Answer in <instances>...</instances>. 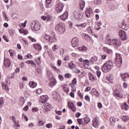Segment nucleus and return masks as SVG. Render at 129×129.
<instances>
[{
	"label": "nucleus",
	"mask_w": 129,
	"mask_h": 129,
	"mask_svg": "<svg viewBox=\"0 0 129 129\" xmlns=\"http://www.w3.org/2000/svg\"><path fill=\"white\" fill-rule=\"evenodd\" d=\"M28 39H29L30 41H32V42H36V39L33 38L31 36H28Z\"/></svg>",
	"instance_id": "6e6d98bb"
},
{
	"label": "nucleus",
	"mask_w": 129,
	"mask_h": 129,
	"mask_svg": "<svg viewBox=\"0 0 129 129\" xmlns=\"http://www.w3.org/2000/svg\"><path fill=\"white\" fill-rule=\"evenodd\" d=\"M55 30L59 35H61V34H64L66 29H65V27L64 26V23L59 22L56 25Z\"/></svg>",
	"instance_id": "f257e3e1"
},
{
	"label": "nucleus",
	"mask_w": 129,
	"mask_h": 129,
	"mask_svg": "<svg viewBox=\"0 0 129 129\" xmlns=\"http://www.w3.org/2000/svg\"><path fill=\"white\" fill-rule=\"evenodd\" d=\"M29 86H30L31 88H35V87L37 86V83L34 82H29Z\"/></svg>",
	"instance_id": "393cba45"
},
{
	"label": "nucleus",
	"mask_w": 129,
	"mask_h": 129,
	"mask_svg": "<svg viewBox=\"0 0 129 129\" xmlns=\"http://www.w3.org/2000/svg\"><path fill=\"white\" fill-rule=\"evenodd\" d=\"M89 79L90 81H94V80H96V78L92 75L91 73H89Z\"/></svg>",
	"instance_id": "6ab92c4d"
},
{
	"label": "nucleus",
	"mask_w": 129,
	"mask_h": 129,
	"mask_svg": "<svg viewBox=\"0 0 129 129\" xmlns=\"http://www.w3.org/2000/svg\"><path fill=\"white\" fill-rule=\"evenodd\" d=\"M106 54L102 55L101 59H102V60H105V59H106Z\"/></svg>",
	"instance_id": "680f3d73"
},
{
	"label": "nucleus",
	"mask_w": 129,
	"mask_h": 129,
	"mask_svg": "<svg viewBox=\"0 0 129 129\" xmlns=\"http://www.w3.org/2000/svg\"><path fill=\"white\" fill-rule=\"evenodd\" d=\"M63 9H64V5L62 3H58L56 4L55 7V11L59 14L63 11Z\"/></svg>",
	"instance_id": "423d86ee"
},
{
	"label": "nucleus",
	"mask_w": 129,
	"mask_h": 129,
	"mask_svg": "<svg viewBox=\"0 0 129 129\" xmlns=\"http://www.w3.org/2000/svg\"><path fill=\"white\" fill-rule=\"evenodd\" d=\"M96 74L98 77H100V75H101V73L100 72V71H97Z\"/></svg>",
	"instance_id": "338daca9"
},
{
	"label": "nucleus",
	"mask_w": 129,
	"mask_h": 129,
	"mask_svg": "<svg viewBox=\"0 0 129 129\" xmlns=\"http://www.w3.org/2000/svg\"><path fill=\"white\" fill-rule=\"evenodd\" d=\"M59 18L61 21H65L68 19V12H66L64 13H63L62 15L59 16Z\"/></svg>",
	"instance_id": "9b49d317"
},
{
	"label": "nucleus",
	"mask_w": 129,
	"mask_h": 129,
	"mask_svg": "<svg viewBox=\"0 0 129 129\" xmlns=\"http://www.w3.org/2000/svg\"><path fill=\"white\" fill-rule=\"evenodd\" d=\"M64 77H66V78H70L71 75L69 73H67L64 75Z\"/></svg>",
	"instance_id": "3c124183"
},
{
	"label": "nucleus",
	"mask_w": 129,
	"mask_h": 129,
	"mask_svg": "<svg viewBox=\"0 0 129 129\" xmlns=\"http://www.w3.org/2000/svg\"><path fill=\"white\" fill-rule=\"evenodd\" d=\"M86 26H87V24H86V23H82L81 24H77L76 25V27H81V28L82 27H84L85 28V27H86Z\"/></svg>",
	"instance_id": "2f4dec72"
},
{
	"label": "nucleus",
	"mask_w": 129,
	"mask_h": 129,
	"mask_svg": "<svg viewBox=\"0 0 129 129\" xmlns=\"http://www.w3.org/2000/svg\"><path fill=\"white\" fill-rule=\"evenodd\" d=\"M12 18L13 19V20H17V19H18V15L16 13H14L12 15Z\"/></svg>",
	"instance_id": "f704fd0d"
},
{
	"label": "nucleus",
	"mask_w": 129,
	"mask_h": 129,
	"mask_svg": "<svg viewBox=\"0 0 129 129\" xmlns=\"http://www.w3.org/2000/svg\"><path fill=\"white\" fill-rule=\"evenodd\" d=\"M47 76H48L49 79H50V78H51V77H52V74L51 73V72L47 71ZM50 76H51V77H50Z\"/></svg>",
	"instance_id": "8fccbe9b"
},
{
	"label": "nucleus",
	"mask_w": 129,
	"mask_h": 129,
	"mask_svg": "<svg viewBox=\"0 0 129 129\" xmlns=\"http://www.w3.org/2000/svg\"><path fill=\"white\" fill-rule=\"evenodd\" d=\"M36 93L37 94H40V93H42V89H38L36 91Z\"/></svg>",
	"instance_id": "603ef678"
},
{
	"label": "nucleus",
	"mask_w": 129,
	"mask_h": 129,
	"mask_svg": "<svg viewBox=\"0 0 129 129\" xmlns=\"http://www.w3.org/2000/svg\"><path fill=\"white\" fill-rule=\"evenodd\" d=\"M58 78L60 79V80H61V81H62V80H63V79H64L63 76H62L61 75H58Z\"/></svg>",
	"instance_id": "774afa93"
},
{
	"label": "nucleus",
	"mask_w": 129,
	"mask_h": 129,
	"mask_svg": "<svg viewBox=\"0 0 129 129\" xmlns=\"http://www.w3.org/2000/svg\"><path fill=\"white\" fill-rule=\"evenodd\" d=\"M31 29L33 31H38L40 30V28L41 27V24L39 22L36 21H33L30 23Z\"/></svg>",
	"instance_id": "7ed1b4c3"
},
{
	"label": "nucleus",
	"mask_w": 129,
	"mask_h": 129,
	"mask_svg": "<svg viewBox=\"0 0 129 129\" xmlns=\"http://www.w3.org/2000/svg\"><path fill=\"white\" fill-rule=\"evenodd\" d=\"M51 109H52V105H51V104L49 103H47L46 104H45V105H44V109L46 111H49V110H51Z\"/></svg>",
	"instance_id": "f3484780"
},
{
	"label": "nucleus",
	"mask_w": 129,
	"mask_h": 129,
	"mask_svg": "<svg viewBox=\"0 0 129 129\" xmlns=\"http://www.w3.org/2000/svg\"><path fill=\"white\" fill-rule=\"evenodd\" d=\"M45 126L46 127H47V128H51V127H52L53 125H52V123H49L46 124Z\"/></svg>",
	"instance_id": "a19ab883"
},
{
	"label": "nucleus",
	"mask_w": 129,
	"mask_h": 129,
	"mask_svg": "<svg viewBox=\"0 0 129 129\" xmlns=\"http://www.w3.org/2000/svg\"><path fill=\"white\" fill-rule=\"evenodd\" d=\"M85 99H86L87 101H90V97H89V96H86L85 97Z\"/></svg>",
	"instance_id": "13d9d810"
},
{
	"label": "nucleus",
	"mask_w": 129,
	"mask_h": 129,
	"mask_svg": "<svg viewBox=\"0 0 129 129\" xmlns=\"http://www.w3.org/2000/svg\"><path fill=\"white\" fill-rule=\"evenodd\" d=\"M110 121L112 125H114L115 124V121H116L115 118H114V117H111L110 118Z\"/></svg>",
	"instance_id": "5701e85b"
},
{
	"label": "nucleus",
	"mask_w": 129,
	"mask_h": 129,
	"mask_svg": "<svg viewBox=\"0 0 129 129\" xmlns=\"http://www.w3.org/2000/svg\"><path fill=\"white\" fill-rule=\"evenodd\" d=\"M113 94L114 96H116L117 97H119L120 98H122V97H123V95H122V93H121L119 90L116 89L114 91Z\"/></svg>",
	"instance_id": "1a4fd4ad"
},
{
	"label": "nucleus",
	"mask_w": 129,
	"mask_h": 129,
	"mask_svg": "<svg viewBox=\"0 0 129 129\" xmlns=\"http://www.w3.org/2000/svg\"><path fill=\"white\" fill-rule=\"evenodd\" d=\"M93 125L94 126V127H96V128H97L98 126H99V122L98 121V119H97V118L95 117L93 120Z\"/></svg>",
	"instance_id": "f8f14e48"
},
{
	"label": "nucleus",
	"mask_w": 129,
	"mask_h": 129,
	"mask_svg": "<svg viewBox=\"0 0 129 129\" xmlns=\"http://www.w3.org/2000/svg\"><path fill=\"white\" fill-rule=\"evenodd\" d=\"M105 64L108 65V66L111 67V68H112V67H113V62H112V61H111L110 60L107 61L106 63H105Z\"/></svg>",
	"instance_id": "b1692460"
},
{
	"label": "nucleus",
	"mask_w": 129,
	"mask_h": 129,
	"mask_svg": "<svg viewBox=\"0 0 129 129\" xmlns=\"http://www.w3.org/2000/svg\"><path fill=\"white\" fill-rule=\"evenodd\" d=\"M5 103V102H4V97H2L1 98V101H0V108H2L3 107V105Z\"/></svg>",
	"instance_id": "473e14b6"
},
{
	"label": "nucleus",
	"mask_w": 129,
	"mask_h": 129,
	"mask_svg": "<svg viewBox=\"0 0 129 129\" xmlns=\"http://www.w3.org/2000/svg\"><path fill=\"white\" fill-rule=\"evenodd\" d=\"M25 103V99L23 97L20 98V104L23 105Z\"/></svg>",
	"instance_id": "ea45409f"
},
{
	"label": "nucleus",
	"mask_w": 129,
	"mask_h": 129,
	"mask_svg": "<svg viewBox=\"0 0 129 129\" xmlns=\"http://www.w3.org/2000/svg\"><path fill=\"white\" fill-rule=\"evenodd\" d=\"M118 33L119 37H120L121 40H122V41H125V40H127V35H126V33H125L124 31L119 30Z\"/></svg>",
	"instance_id": "39448f33"
},
{
	"label": "nucleus",
	"mask_w": 129,
	"mask_h": 129,
	"mask_svg": "<svg viewBox=\"0 0 129 129\" xmlns=\"http://www.w3.org/2000/svg\"><path fill=\"white\" fill-rule=\"evenodd\" d=\"M95 4H96V5H100V4H101V0H96L95 2Z\"/></svg>",
	"instance_id": "5fc2aeb1"
},
{
	"label": "nucleus",
	"mask_w": 129,
	"mask_h": 129,
	"mask_svg": "<svg viewBox=\"0 0 129 129\" xmlns=\"http://www.w3.org/2000/svg\"><path fill=\"white\" fill-rule=\"evenodd\" d=\"M115 64L118 68H120L121 65H122V58H121V55H120V54L119 53H116Z\"/></svg>",
	"instance_id": "f03ea898"
},
{
	"label": "nucleus",
	"mask_w": 129,
	"mask_h": 129,
	"mask_svg": "<svg viewBox=\"0 0 129 129\" xmlns=\"http://www.w3.org/2000/svg\"><path fill=\"white\" fill-rule=\"evenodd\" d=\"M125 27H126V25L125 24H124V23H122L121 24V28H122V29H124Z\"/></svg>",
	"instance_id": "4d7b16f0"
},
{
	"label": "nucleus",
	"mask_w": 129,
	"mask_h": 129,
	"mask_svg": "<svg viewBox=\"0 0 129 129\" xmlns=\"http://www.w3.org/2000/svg\"><path fill=\"white\" fill-rule=\"evenodd\" d=\"M9 33L10 34L11 36H14V33H15V30L13 29H9Z\"/></svg>",
	"instance_id": "e433bc0d"
},
{
	"label": "nucleus",
	"mask_w": 129,
	"mask_h": 129,
	"mask_svg": "<svg viewBox=\"0 0 129 129\" xmlns=\"http://www.w3.org/2000/svg\"><path fill=\"white\" fill-rule=\"evenodd\" d=\"M75 70H74V72H75V73H77V74H79V73H80V70H79V69H74Z\"/></svg>",
	"instance_id": "c03bdc74"
},
{
	"label": "nucleus",
	"mask_w": 129,
	"mask_h": 129,
	"mask_svg": "<svg viewBox=\"0 0 129 129\" xmlns=\"http://www.w3.org/2000/svg\"><path fill=\"white\" fill-rule=\"evenodd\" d=\"M80 7L81 8V10H83L85 7V1H82L80 2Z\"/></svg>",
	"instance_id": "a878e982"
},
{
	"label": "nucleus",
	"mask_w": 129,
	"mask_h": 129,
	"mask_svg": "<svg viewBox=\"0 0 129 129\" xmlns=\"http://www.w3.org/2000/svg\"><path fill=\"white\" fill-rule=\"evenodd\" d=\"M108 44H109V45H113L115 49H116V48H118L119 46L121 45V42L119 41H116L115 39H109L108 40Z\"/></svg>",
	"instance_id": "20e7f679"
},
{
	"label": "nucleus",
	"mask_w": 129,
	"mask_h": 129,
	"mask_svg": "<svg viewBox=\"0 0 129 129\" xmlns=\"http://www.w3.org/2000/svg\"><path fill=\"white\" fill-rule=\"evenodd\" d=\"M47 96L44 95L40 96V99L39 100V102L41 103H46L48 99H47Z\"/></svg>",
	"instance_id": "4468645a"
},
{
	"label": "nucleus",
	"mask_w": 129,
	"mask_h": 129,
	"mask_svg": "<svg viewBox=\"0 0 129 129\" xmlns=\"http://www.w3.org/2000/svg\"><path fill=\"white\" fill-rule=\"evenodd\" d=\"M79 50L80 51H82V52H86V51H87V47L85 46H82L81 47H80Z\"/></svg>",
	"instance_id": "c756f323"
},
{
	"label": "nucleus",
	"mask_w": 129,
	"mask_h": 129,
	"mask_svg": "<svg viewBox=\"0 0 129 129\" xmlns=\"http://www.w3.org/2000/svg\"><path fill=\"white\" fill-rule=\"evenodd\" d=\"M84 36L85 40H86L87 42H88V41H90V40H91V38H90L89 35H88V34H85Z\"/></svg>",
	"instance_id": "cd10ccee"
},
{
	"label": "nucleus",
	"mask_w": 129,
	"mask_h": 129,
	"mask_svg": "<svg viewBox=\"0 0 129 129\" xmlns=\"http://www.w3.org/2000/svg\"><path fill=\"white\" fill-rule=\"evenodd\" d=\"M96 61H97V57L96 56H94L89 60V62L90 63H92V62H96Z\"/></svg>",
	"instance_id": "bb28decb"
},
{
	"label": "nucleus",
	"mask_w": 129,
	"mask_h": 129,
	"mask_svg": "<svg viewBox=\"0 0 129 129\" xmlns=\"http://www.w3.org/2000/svg\"><path fill=\"white\" fill-rule=\"evenodd\" d=\"M84 120L85 123H88V122L90 121V118H89V117H85L84 118Z\"/></svg>",
	"instance_id": "72a5a7b5"
},
{
	"label": "nucleus",
	"mask_w": 129,
	"mask_h": 129,
	"mask_svg": "<svg viewBox=\"0 0 129 129\" xmlns=\"http://www.w3.org/2000/svg\"><path fill=\"white\" fill-rule=\"evenodd\" d=\"M58 46L56 45V44H55V45H54V46L52 47V50L53 51H56V50H58Z\"/></svg>",
	"instance_id": "09e8293b"
},
{
	"label": "nucleus",
	"mask_w": 129,
	"mask_h": 129,
	"mask_svg": "<svg viewBox=\"0 0 129 129\" xmlns=\"http://www.w3.org/2000/svg\"><path fill=\"white\" fill-rule=\"evenodd\" d=\"M74 105V104L73 103L71 102H68V106L70 108H71V107H72V106H73Z\"/></svg>",
	"instance_id": "a18cd8bd"
},
{
	"label": "nucleus",
	"mask_w": 129,
	"mask_h": 129,
	"mask_svg": "<svg viewBox=\"0 0 129 129\" xmlns=\"http://www.w3.org/2000/svg\"><path fill=\"white\" fill-rule=\"evenodd\" d=\"M43 38L44 39H45V40H49V39H50V36L47 35L46 34H45L43 35Z\"/></svg>",
	"instance_id": "58836bf2"
},
{
	"label": "nucleus",
	"mask_w": 129,
	"mask_h": 129,
	"mask_svg": "<svg viewBox=\"0 0 129 129\" xmlns=\"http://www.w3.org/2000/svg\"><path fill=\"white\" fill-rule=\"evenodd\" d=\"M9 53L10 54V56H13V54L14 53V50H13L12 49H10L9 50Z\"/></svg>",
	"instance_id": "052dcab7"
},
{
	"label": "nucleus",
	"mask_w": 129,
	"mask_h": 129,
	"mask_svg": "<svg viewBox=\"0 0 129 129\" xmlns=\"http://www.w3.org/2000/svg\"><path fill=\"white\" fill-rule=\"evenodd\" d=\"M41 20H43V21H45L46 20H47V17L44 16H42L41 17Z\"/></svg>",
	"instance_id": "69168bd1"
},
{
	"label": "nucleus",
	"mask_w": 129,
	"mask_h": 129,
	"mask_svg": "<svg viewBox=\"0 0 129 129\" xmlns=\"http://www.w3.org/2000/svg\"><path fill=\"white\" fill-rule=\"evenodd\" d=\"M128 105L126 104V103H124L121 105V108L122 109H124V110H127L128 109Z\"/></svg>",
	"instance_id": "4be33fe9"
},
{
	"label": "nucleus",
	"mask_w": 129,
	"mask_h": 129,
	"mask_svg": "<svg viewBox=\"0 0 129 129\" xmlns=\"http://www.w3.org/2000/svg\"><path fill=\"white\" fill-rule=\"evenodd\" d=\"M72 45L74 48H75V47H78L79 46V40H78V38L75 37L72 39Z\"/></svg>",
	"instance_id": "6e6552de"
},
{
	"label": "nucleus",
	"mask_w": 129,
	"mask_h": 129,
	"mask_svg": "<svg viewBox=\"0 0 129 129\" xmlns=\"http://www.w3.org/2000/svg\"><path fill=\"white\" fill-rule=\"evenodd\" d=\"M74 17L77 20H81L82 19H83V15H82V14L81 13L78 12H75Z\"/></svg>",
	"instance_id": "9d476101"
},
{
	"label": "nucleus",
	"mask_w": 129,
	"mask_h": 129,
	"mask_svg": "<svg viewBox=\"0 0 129 129\" xmlns=\"http://www.w3.org/2000/svg\"><path fill=\"white\" fill-rule=\"evenodd\" d=\"M122 120H123V121H128L129 120L128 116H123L122 117Z\"/></svg>",
	"instance_id": "7c9ffc66"
},
{
	"label": "nucleus",
	"mask_w": 129,
	"mask_h": 129,
	"mask_svg": "<svg viewBox=\"0 0 129 129\" xmlns=\"http://www.w3.org/2000/svg\"><path fill=\"white\" fill-rule=\"evenodd\" d=\"M3 89H6V90H9V87L6 85V84H4L2 85Z\"/></svg>",
	"instance_id": "37998d69"
},
{
	"label": "nucleus",
	"mask_w": 129,
	"mask_h": 129,
	"mask_svg": "<svg viewBox=\"0 0 129 129\" xmlns=\"http://www.w3.org/2000/svg\"><path fill=\"white\" fill-rule=\"evenodd\" d=\"M83 63L86 65H89V60H88V59L84 60Z\"/></svg>",
	"instance_id": "49530a36"
},
{
	"label": "nucleus",
	"mask_w": 129,
	"mask_h": 129,
	"mask_svg": "<svg viewBox=\"0 0 129 129\" xmlns=\"http://www.w3.org/2000/svg\"><path fill=\"white\" fill-rule=\"evenodd\" d=\"M101 69L103 72H105V73H107V72H109L110 70H111V68L108 66V64H106V63H104Z\"/></svg>",
	"instance_id": "0eeeda50"
},
{
	"label": "nucleus",
	"mask_w": 129,
	"mask_h": 129,
	"mask_svg": "<svg viewBox=\"0 0 129 129\" xmlns=\"http://www.w3.org/2000/svg\"><path fill=\"white\" fill-rule=\"evenodd\" d=\"M22 117H23V118L25 120H26V121H28V117H27V116H26L25 114H23Z\"/></svg>",
	"instance_id": "864d4df0"
},
{
	"label": "nucleus",
	"mask_w": 129,
	"mask_h": 129,
	"mask_svg": "<svg viewBox=\"0 0 129 129\" xmlns=\"http://www.w3.org/2000/svg\"><path fill=\"white\" fill-rule=\"evenodd\" d=\"M44 125V122H43V121H39L38 123H37V126H42V125Z\"/></svg>",
	"instance_id": "c9c22d12"
},
{
	"label": "nucleus",
	"mask_w": 129,
	"mask_h": 129,
	"mask_svg": "<svg viewBox=\"0 0 129 129\" xmlns=\"http://www.w3.org/2000/svg\"><path fill=\"white\" fill-rule=\"evenodd\" d=\"M78 122L79 124L81 125V124H83V120L81 118H78Z\"/></svg>",
	"instance_id": "4c0bfd02"
},
{
	"label": "nucleus",
	"mask_w": 129,
	"mask_h": 129,
	"mask_svg": "<svg viewBox=\"0 0 129 129\" xmlns=\"http://www.w3.org/2000/svg\"><path fill=\"white\" fill-rule=\"evenodd\" d=\"M78 95H79V96H80V97H81L82 99H83V94L81 93V92H80V91H78Z\"/></svg>",
	"instance_id": "79ce46f5"
},
{
	"label": "nucleus",
	"mask_w": 129,
	"mask_h": 129,
	"mask_svg": "<svg viewBox=\"0 0 129 129\" xmlns=\"http://www.w3.org/2000/svg\"><path fill=\"white\" fill-rule=\"evenodd\" d=\"M32 110L33 112H36L38 111V110H39V108H38L37 107H33L32 108Z\"/></svg>",
	"instance_id": "de8ad7c7"
},
{
	"label": "nucleus",
	"mask_w": 129,
	"mask_h": 129,
	"mask_svg": "<svg viewBox=\"0 0 129 129\" xmlns=\"http://www.w3.org/2000/svg\"><path fill=\"white\" fill-rule=\"evenodd\" d=\"M65 128H66V127H65V125L61 124L59 125L58 129H65Z\"/></svg>",
	"instance_id": "bf43d9fd"
},
{
	"label": "nucleus",
	"mask_w": 129,
	"mask_h": 129,
	"mask_svg": "<svg viewBox=\"0 0 129 129\" xmlns=\"http://www.w3.org/2000/svg\"><path fill=\"white\" fill-rule=\"evenodd\" d=\"M46 5H50L52 3V0H46Z\"/></svg>",
	"instance_id": "0e129e2a"
},
{
	"label": "nucleus",
	"mask_w": 129,
	"mask_h": 129,
	"mask_svg": "<svg viewBox=\"0 0 129 129\" xmlns=\"http://www.w3.org/2000/svg\"><path fill=\"white\" fill-rule=\"evenodd\" d=\"M71 109H72V110H73V111H74V112L76 111V108L75 107L74 105L73 106L71 107Z\"/></svg>",
	"instance_id": "e2e57ef3"
},
{
	"label": "nucleus",
	"mask_w": 129,
	"mask_h": 129,
	"mask_svg": "<svg viewBox=\"0 0 129 129\" xmlns=\"http://www.w3.org/2000/svg\"><path fill=\"white\" fill-rule=\"evenodd\" d=\"M4 66H5L6 68H9V67L11 66V60H10V59L4 58Z\"/></svg>",
	"instance_id": "ddd939ff"
},
{
	"label": "nucleus",
	"mask_w": 129,
	"mask_h": 129,
	"mask_svg": "<svg viewBox=\"0 0 129 129\" xmlns=\"http://www.w3.org/2000/svg\"><path fill=\"white\" fill-rule=\"evenodd\" d=\"M121 77L123 81H125V78H127V77H129V75L126 73L125 74H121Z\"/></svg>",
	"instance_id": "412c9836"
},
{
	"label": "nucleus",
	"mask_w": 129,
	"mask_h": 129,
	"mask_svg": "<svg viewBox=\"0 0 129 129\" xmlns=\"http://www.w3.org/2000/svg\"><path fill=\"white\" fill-rule=\"evenodd\" d=\"M86 16L87 18H89L91 16V13H92V9L91 8H89L86 10L85 11Z\"/></svg>",
	"instance_id": "2eb2a0df"
},
{
	"label": "nucleus",
	"mask_w": 129,
	"mask_h": 129,
	"mask_svg": "<svg viewBox=\"0 0 129 129\" xmlns=\"http://www.w3.org/2000/svg\"><path fill=\"white\" fill-rule=\"evenodd\" d=\"M91 94H92V95H95L97 97H98V96H99V94L98 93V92L96 91V90L95 88L91 90Z\"/></svg>",
	"instance_id": "dca6fc26"
},
{
	"label": "nucleus",
	"mask_w": 129,
	"mask_h": 129,
	"mask_svg": "<svg viewBox=\"0 0 129 129\" xmlns=\"http://www.w3.org/2000/svg\"><path fill=\"white\" fill-rule=\"evenodd\" d=\"M56 38H55V33L53 34V36H49V38L48 39V41L49 43H53V42H56Z\"/></svg>",
	"instance_id": "a211bd4d"
},
{
	"label": "nucleus",
	"mask_w": 129,
	"mask_h": 129,
	"mask_svg": "<svg viewBox=\"0 0 129 129\" xmlns=\"http://www.w3.org/2000/svg\"><path fill=\"white\" fill-rule=\"evenodd\" d=\"M33 47L37 51H41L42 50V47L39 44H34Z\"/></svg>",
	"instance_id": "aec40b11"
},
{
	"label": "nucleus",
	"mask_w": 129,
	"mask_h": 129,
	"mask_svg": "<svg viewBox=\"0 0 129 129\" xmlns=\"http://www.w3.org/2000/svg\"><path fill=\"white\" fill-rule=\"evenodd\" d=\"M97 25L98 27V28H97V31H99V30H100V29H101V27H100V26H101V25H102V22H101V21L98 22L97 23Z\"/></svg>",
	"instance_id": "c85d7f7f"
}]
</instances>
